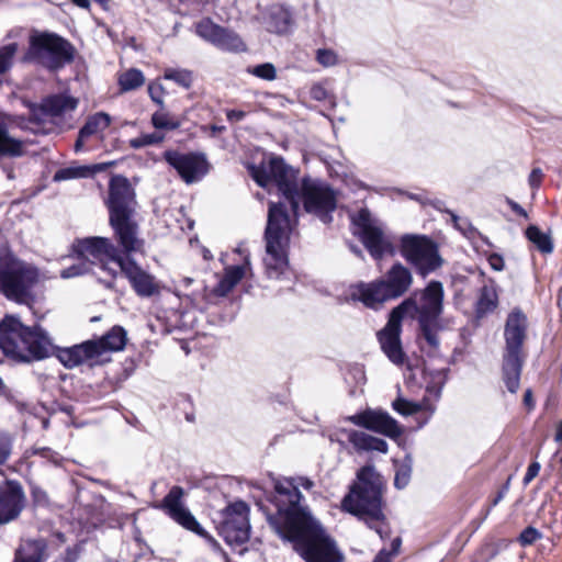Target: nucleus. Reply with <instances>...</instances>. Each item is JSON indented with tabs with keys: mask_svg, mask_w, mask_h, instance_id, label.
Instances as JSON below:
<instances>
[{
	"mask_svg": "<svg viewBox=\"0 0 562 562\" xmlns=\"http://www.w3.org/2000/svg\"><path fill=\"white\" fill-rule=\"evenodd\" d=\"M92 171L88 166H70L57 170L54 175V181H65L70 179H81L91 176Z\"/></svg>",
	"mask_w": 562,
	"mask_h": 562,
	"instance_id": "37",
	"label": "nucleus"
},
{
	"mask_svg": "<svg viewBox=\"0 0 562 562\" xmlns=\"http://www.w3.org/2000/svg\"><path fill=\"white\" fill-rule=\"evenodd\" d=\"M352 296L357 297L366 306L371 308H376L385 301L392 300L382 279L370 283L358 284Z\"/></svg>",
	"mask_w": 562,
	"mask_h": 562,
	"instance_id": "25",
	"label": "nucleus"
},
{
	"mask_svg": "<svg viewBox=\"0 0 562 562\" xmlns=\"http://www.w3.org/2000/svg\"><path fill=\"white\" fill-rule=\"evenodd\" d=\"M78 99L67 93L50 94L42 99L38 104L31 108V115L37 122L52 121L74 112L78 106Z\"/></svg>",
	"mask_w": 562,
	"mask_h": 562,
	"instance_id": "19",
	"label": "nucleus"
},
{
	"mask_svg": "<svg viewBox=\"0 0 562 562\" xmlns=\"http://www.w3.org/2000/svg\"><path fill=\"white\" fill-rule=\"evenodd\" d=\"M292 23V13L283 5L274 4L268 10L266 19L267 30L271 33L283 34Z\"/></svg>",
	"mask_w": 562,
	"mask_h": 562,
	"instance_id": "29",
	"label": "nucleus"
},
{
	"mask_svg": "<svg viewBox=\"0 0 562 562\" xmlns=\"http://www.w3.org/2000/svg\"><path fill=\"white\" fill-rule=\"evenodd\" d=\"M412 475V459L406 457L405 460L397 467L394 477V485L396 488L402 490L406 487L411 481Z\"/></svg>",
	"mask_w": 562,
	"mask_h": 562,
	"instance_id": "40",
	"label": "nucleus"
},
{
	"mask_svg": "<svg viewBox=\"0 0 562 562\" xmlns=\"http://www.w3.org/2000/svg\"><path fill=\"white\" fill-rule=\"evenodd\" d=\"M165 78L187 89L192 85V74L186 69H168L165 72Z\"/></svg>",
	"mask_w": 562,
	"mask_h": 562,
	"instance_id": "43",
	"label": "nucleus"
},
{
	"mask_svg": "<svg viewBox=\"0 0 562 562\" xmlns=\"http://www.w3.org/2000/svg\"><path fill=\"white\" fill-rule=\"evenodd\" d=\"M310 95L313 100L325 101L329 98V92L323 83H314L311 87Z\"/></svg>",
	"mask_w": 562,
	"mask_h": 562,
	"instance_id": "52",
	"label": "nucleus"
},
{
	"mask_svg": "<svg viewBox=\"0 0 562 562\" xmlns=\"http://www.w3.org/2000/svg\"><path fill=\"white\" fill-rule=\"evenodd\" d=\"M46 540L30 539L24 541L16 550V562H46L47 560ZM82 551L81 543L67 547L53 562H77Z\"/></svg>",
	"mask_w": 562,
	"mask_h": 562,
	"instance_id": "17",
	"label": "nucleus"
},
{
	"mask_svg": "<svg viewBox=\"0 0 562 562\" xmlns=\"http://www.w3.org/2000/svg\"><path fill=\"white\" fill-rule=\"evenodd\" d=\"M446 372V369L436 371L432 378V382L428 383L426 386V392L430 396L435 397V400H439V397L441 396L442 387L446 383L447 378Z\"/></svg>",
	"mask_w": 562,
	"mask_h": 562,
	"instance_id": "44",
	"label": "nucleus"
},
{
	"mask_svg": "<svg viewBox=\"0 0 562 562\" xmlns=\"http://www.w3.org/2000/svg\"><path fill=\"white\" fill-rule=\"evenodd\" d=\"M2 170L7 173L8 179H14V169L2 160Z\"/></svg>",
	"mask_w": 562,
	"mask_h": 562,
	"instance_id": "64",
	"label": "nucleus"
},
{
	"mask_svg": "<svg viewBox=\"0 0 562 562\" xmlns=\"http://www.w3.org/2000/svg\"><path fill=\"white\" fill-rule=\"evenodd\" d=\"M391 299L405 294L413 283L411 270L401 262L394 263L382 279Z\"/></svg>",
	"mask_w": 562,
	"mask_h": 562,
	"instance_id": "23",
	"label": "nucleus"
},
{
	"mask_svg": "<svg viewBox=\"0 0 562 562\" xmlns=\"http://www.w3.org/2000/svg\"><path fill=\"white\" fill-rule=\"evenodd\" d=\"M401 331L402 318L392 311L385 327L378 333L381 349L389 360L396 366L404 364L406 359L402 348Z\"/></svg>",
	"mask_w": 562,
	"mask_h": 562,
	"instance_id": "21",
	"label": "nucleus"
},
{
	"mask_svg": "<svg viewBox=\"0 0 562 562\" xmlns=\"http://www.w3.org/2000/svg\"><path fill=\"white\" fill-rule=\"evenodd\" d=\"M506 203L509 205V207L516 213L518 214L519 216H522L525 218L528 217V214L526 212V210L520 205L518 204L517 202H515L514 200L509 199V198H506Z\"/></svg>",
	"mask_w": 562,
	"mask_h": 562,
	"instance_id": "59",
	"label": "nucleus"
},
{
	"mask_svg": "<svg viewBox=\"0 0 562 562\" xmlns=\"http://www.w3.org/2000/svg\"><path fill=\"white\" fill-rule=\"evenodd\" d=\"M33 454H37L44 459H47L48 461L58 464L60 457L57 452L53 451L48 447H34L32 450Z\"/></svg>",
	"mask_w": 562,
	"mask_h": 562,
	"instance_id": "51",
	"label": "nucleus"
},
{
	"mask_svg": "<svg viewBox=\"0 0 562 562\" xmlns=\"http://www.w3.org/2000/svg\"><path fill=\"white\" fill-rule=\"evenodd\" d=\"M223 532L227 541L244 543L248 541L250 526L248 517H245V526L239 522L238 516H226L223 524Z\"/></svg>",
	"mask_w": 562,
	"mask_h": 562,
	"instance_id": "30",
	"label": "nucleus"
},
{
	"mask_svg": "<svg viewBox=\"0 0 562 562\" xmlns=\"http://www.w3.org/2000/svg\"><path fill=\"white\" fill-rule=\"evenodd\" d=\"M540 538L541 532L538 529L529 526L521 531L519 536V541L522 546H530Z\"/></svg>",
	"mask_w": 562,
	"mask_h": 562,
	"instance_id": "50",
	"label": "nucleus"
},
{
	"mask_svg": "<svg viewBox=\"0 0 562 562\" xmlns=\"http://www.w3.org/2000/svg\"><path fill=\"white\" fill-rule=\"evenodd\" d=\"M20 48L16 41L2 45V74L9 70L13 64V58Z\"/></svg>",
	"mask_w": 562,
	"mask_h": 562,
	"instance_id": "46",
	"label": "nucleus"
},
{
	"mask_svg": "<svg viewBox=\"0 0 562 562\" xmlns=\"http://www.w3.org/2000/svg\"><path fill=\"white\" fill-rule=\"evenodd\" d=\"M72 249L77 259L91 262V267L101 265L113 278L117 274V266L126 256L119 244L114 245L110 238L98 236L77 239Z\"/></svg>",
	"mask_w": 562,
	"mask_h": 562,
	"instance_id": "12",
	"label": "nucleus"
},
{
	"mask_svg": "<svg viewBox=\"0 0 562 562\" xmlns=\"http://www.w3.org/2000/svg\"><path fill=\"white\" fill-rule=\"evenodd\" d=\"M52 342L41 327L24 326L13 315L2 318V355L14 363H30L50 355Z\"/></svg>",
	"mask_w": 562,
	"mask_h": 562,
	"instance_id": "5",
	"label": "nucleus"
},
{
	"mask_svg": "<svg viewBox=\"0 0 562 562\" xmlns=\"http://www.w3.org/2000/svg\"><path fill=\"white\" fill-rule=\"evenodd\" d=\"M247 71L255 77L267 81H272L277 78V69L271 63H263L254 67H249Z\"/></svg>",
	"mask_w": 562,
	"mask_h": 562,
	"instance_id": "42",
	"label": "nucleus"
},
{
	"mask_svg": "<svg viewBox=\"0 0 562 562\" xmlns=\"http://www.w3.org/2000/svg\"><path fill=\"white\" fill-rule=\"evenodd\" d=\"M352 224L356 227L353 234L359 237L372 258L379 260L386 255H394V245L391 237L368 209L359 210L352 216Z\"/></svg>",
	"mask_w": 562,
	"mask_h": 562,
	"instance_id": "14",
	"label": "nucleus"
},
{
	"mask_svg": "<svg viewBox=\"0 0 562 562\" xmlns=\"http://www.w3.org/2000/svg\"><path fill=\"white\" fill-rule=\"evenodd\" d=\"M75 54L74 45L63 36L48 31H32L22 61L55 72L71 64Z\"/></svg>",
	"mask_w": 562,
	"mask_h": 562,
	"instance_id": "7",
	"label": "nucleus"
},
{
	"mask_svg": "<svg viewBox=\"0 0 562 562\" xmlns=\"http://www.w3.org/2000/svg\"><path fill=\"white\" fill-rule=\"evenodd\" d=\"M132 255H126L117 266V269L125 276L138 296L150 297L158 294L159 284L156 278L131 259Z\"/></svg>",
	"mask_w": 562,
	"mask_h": 562,
	"instance_id": "20",
	"label": "nucleus"
},
{
	"mask_svg": "<svg viewBox=\"0 0 562 562\" xmlns=\"http://www.w3.org/2000/svg\"><path fill=\"white\" fill-rule=\"evenodd\" d=\"M392 407L403 416L414 415L424 409L429 411L430 414H432L436 409L435 405L430 404L426 397L422 402H412L403 397H397L393 401Z\"/></svg>",
	"mask_w": 562,
	"mask_h": 562,
	"instance_id": "31",
	"label": "nucleus"
},
{
	"mask_svg": "<svg viewBox=\"0 0 562 562\" xmlns=\"http://www.w3.org/2000/svg\"><path fill=\"white\" fill-rule=\"evenodd\" d=\"M226 116L229 122H240L246 116V113L240 110H229Z\"/></svg>",
	"mask_w": 562,
	"mask_h": 562,
	"instance_id": "61",
	"label": "nucleus"
},
{
	"mask_svg": "<svg viewBox=\"0 0 562 562\" xmlns=\"http://www.w3.org/2000/svg\"><path fill=\"white\" fill-rule=\"evenodd\" d=\"M105 205L116 244L126 255L143 252L145 240L140 236L137 220L138 203L135 190L126 177L116 175L111 178Z\"/></svg>",
	"mask_w": 562,
	"mask_h": 562,
	"instance_id": "2",
	"label": "nucleus"
},
{
	"mask_svg": "<svg viewBox=\"0 0 562 562\" xmlns=\"http://www.w3.org/2000/svg\"><path fill=\"white\" fill-rule=\"evenodd\" d=\"M443 286L440 281H430L422 290L414 292L404 300L393 312L401 316L416 319L419 326V344L423 351L435 357L439 351V338L437 333L442 329L440 316L443 311Z\"/></svg>",
	"mask_w": 562,
	"mask_h": 562,
	"instance_id": "3",
	"label": "nucleus"
},
{
	"mask_svg": "<svg viewBox=\"0 0 562 562\" xmlns=\"http://www.w3.org/2000/svg\"><path fill=\"white\" fill-rule=\"evenodd\" d=\"M372 562H390V553L385 550H381Z\"/></svg>",
	"mask_w": 562,
	"mask_h": 562,
	"instance_id": "62",
	"label": "nucleus"
},
{
	"mask_svg": "<svg viewBox=\"0 0 562 562\" xmlns=\"http://www.w3.org/2000/svg\"><path fill=\"white\" fill-rule=\"evenodd\" d=\"M509 483H510V477H508L506 483L497 492L496 496L492 501V506H496L505 497V495L507 494V492L509 490Z\"/></svg>",
	"mask_w": 562,
	"mask_h": 562,
	"instance_id": "60",
	"label": "nucleus"
},
{
	"mask_svg": "<svg viewBox=\"0 0 562 562\" xmlns=\"http://www.w3.org/2000/svg\"><path fill=\"white\" fill-rule=\"evenodd\" d=\"M32 498L36 506H46L48 505V495L47 493L41 488V487H33L32 488Z\"/></svg>",
	"mask_w": 562,
	"mask_h": 562,
	"instance_id": "54",
	"label": "nucleus"
},
{
	"mask_svg": "<svg viewBox=\"0 0 562 562\" xmlns=\"http://www.w3.org/2000/svg\"><path fill=\"white\" fill-rule=\"evenodd\" d=\"M540 463L539 462H531L527 469V472L524 476L522 483L525 486H527L538 474L540 471Z\"/></svg>",
	"mask_w": 562,
	"mask_h": 562,
	"instance_id": "55",
	"label": "nucleus"
},
{
	"mask_svg": "<svg viewBox=\"0 0 562 562\" xmlns=\"http://www.w3.org/2000/svg\"><path fill=\"white\" fill-rule=\"evenodd\" d=\"M525 235L527 239L531 241L540 252L548 255L553 251L554 247L550 234L543 233L538 226H528Z\"/></svg>",
	"mask_w": 562,
	"mask_h": 562,
	"instance_id": "33",
	"label": "nucleus"
},
{
	"mask_svg": "<svg viewBox=\"0 0 562 562\" xmlns=\"http://www.w3.org/2000/svg\"><path fill=\"white\" fill-rule=\"evenodd\" d=\"M165 136L159 133H149L143 134L139 137L132 138L130 140V146L134 149H139L145 146L155 145L162 142Z\"/></svg>",
	"mask_w": 562,
	"mask_h": 562,
	"instance_id": "45",
	"label": "nucleus"
},
{
	"mask_svg": "<svg viewBox=\"0 0 562 562\" xmlns=\"http://www.w3.org/2000/svg\"><path fill=\"white\" fill-rule=\"evenodd\" d=\"M293 224L286 206L282 202H269L267 226L265 229L267 276L278 279L288 267L286 247Z\"/></svg>",
	"mask_w": 562,
	"mask_h": 562,
	"instance_id": "6",
	"label": "nucleus"
},
{
	"mask_svg": "<svg viewBox=\"0 0 562 562\" xmlns=\"http://www.w3.org/2000/svg\"><path fill=\"white\" fill-rule=\"evenodd\" d=\"M488 263L495 271H502L505 268L504 258L498 254H492L488 257Z\"/></svg>",
	"mask_w": 562,
	"mask_h": 562,
	"instance_id": "58",
	"label": "nucleus"
},
{
	"mask_svg": "<svg viewBox=\"0 0 562 562\" xmlns=\"http://www.w3.org/2000/svg\"><path fill=\"white\" fill-rule=\"evenodd\" d=\"M38 281V269L20 260L2 245V295L16 304L31 306Z\"/></svg>",
	"mask_w": 562,
	"mask_h": 562,
	"instance_id": "9",
	"label": "nucleus"
},
{
	"mask_svg": "<svg viewBox=\"0 0 562 562\" xmlns=\"http://www.w3.org/2000/svg\"><path fill=\"white\" fill-rule=\"evenodd\" d=\"M214 46L231 53H241L246 52L247 49L246 44L239 37V35L225 27H223L222 32L220 33Z\"/></svg>",
	"mask_w": 562,
	"mask_h": 562,
	"instance_id": "32",
	"label": "nucleus"
},
{
	"mask_svg": "<svg viewBox=\"0 0 562 562\" xmlns=\"http://www.w3.org/2000/svg\"><path fill=\"white\" fill-rule=\"evenodd\" d=\"M151 124L157 130L173 131L180 126V121L168 112L157 111L151 115Z\"/></svg>",
	"mask_w": 562,
	"mask_h": 562,
	"instance_id": "38",
	"label": "nucleus"
},
{
	"mask_svg": "<svg viewBox=\"0 0 562 562\" xmlns=\"http://www.w3.org/2000/svg\"><path fill=\"white\" fill-rule=\"evenodd\" d=\"M145 78L140 70L132 68L123 72L119 78L122 91H131L144 85Z\"/></svg>",
	"mask_w": 562,
	"mask_h": 562,
	"instance_id": "36",
	"label": "nucleus"
},
{
	"mask_svg": "<svg viewBox=\"0 0 562 562\" xmlns=\"http://www.w3.org/2000/svg\"><path fill=\"white\" fill-rule=\"evenodd\" d=\"M385 482L373 465H364L357 472L356 481L341 501L342 510L363 520L381 539L387 536L383 513Z\"/></svg>",
	"mask_w": 562,
	"mask_h": 562,
	"instance_id": "4",
	"label": "nucleus"
},
{
	"mask_svg": "<svg viewBox=\"0 0 562 562\" xmlns=\"http://www.w3.org/2000/svg\"><path fill=\"white\" fill-rule=\"evenodd\" d=\"M316 60L324 67H331L337 64V55L331 49L321 48L316 52Z\"/></svg>",
	"mask_w": 562,
	"mask_h": 562,
	"instance_id": "47",
	"label": "nucleus"
},
{
	"mask_svg": "<svg viewBox=\"0 0 562 562\" xmlns=\"http://www.w3.org/2000/svg\"><path fill=\"white\" fill-rule=\"evenodd\" d=\"M164 158L188 184L200 181L209 172V162L203 154L166 150Z\"/></svg>",
	"mask_w": 562,
	"mask_h": 562,
	"instance_id": "16",
	"label": "nucleus"
},
{
	"mask_svg": "<svg viewBox=\"0 0 562 562\" xmlns=\"http://www.w3.org/2000/svg\"><path fill=\"white\" fill-rule=\"evenodd\" d=\"M299 204L302 202L305 212L315 215L323 223L333 221L331 213L337 207L334 190L324 181L304 177L297 189Z\"/></svg>",
	"mask_w": 562,
	"mask_h": 562,
	"instance_id": "13",
	"label": "nucleus"
},
{
	"mask_svg": "<svg viewBox=\"0 0 562 562\" xmlns=\"http://www.w3.org/2000/svg\"><path fill=\"white\" fill-rule=\"evenodd\" d=\"M92 270L91 262L86 261L85 259H78L77 263L71 265L60 271V277L63 279H70L78 276H82L89 273Z\"/></svg>",
	"mask_w": 562,
	"mask_h": 562,
	"instance_id": "41",
	"label": "nucleus"
},
{
	"mask_svg": "<svg viewBox=\"0 0 562 562\" xmlns=\"http://www.w3.org/2000/svg\"><path fill=\"white\" fill-rule=\"evenodd\" d=\"M57 358L66 368L72 369L86 361L97 359V345L87 340L72 347L61 348L57 352Z\"/></svg>",
	"mask_w": 562,
	"mask_h": 562,
	"instance_id": "24",
	"label": "nucleus"
},
{
	"mask_svg": "<svg viewBox=\"0 0 562 562\" xmlns=\"http://www.w3.org/2000/svg\"><path fill=\"white\" fill-rule=\"evenodd\" d=\"M249 508L244 502H236L227 508L226 516H238L239 522L245 526V517H248Z\"/></svg>",
	"mask_w": 562,
	"mask_h": 562,
	"instance_id": "49",
	"label": "nucleus"
},
{
	"mask_svg": "<svg viewBox=\"0 0 562 562\" xmlns=\"http://www.w3.org/2000/svg\"><path fill=\"white\" fill-rule=\"evenodd\" d=\"M111 124V117L108 113L98 112L89 116L81 130V137H90L98 132L106 130Z\"/></svg>",
	"mask_w": 562,
	"mask_h": 562,
	"instance_id": "34",
	"label": "nucleus"
},
{
	"mask_svg": "<svg viewBox=\"0 0 562 562\" xmlns=\"http://www.w3.org/2000/svg\"><path fill=\"white\" fill-rule=\"evenodd\" d=\"M498 305L497 285L493 280H488L479 292L477 300L475 302V316L483 318L487 314H491L496 310Z\"/></svg>",
	"mask_w": 562,
	"mask_h": 562,
	"instance_id": "27",
	"label": "nucleus"
},
{
	"mask_svg": "<svg viewBox=\"0 0 562 562\" xmlns=\"http://www.w3.org/2000/svg\"><path fill=\"white\" fill-rule=\"evenodd\" d=\"M26 504L22 485L16 481H5L2 485V525L15 520Z\"/></svg>",
	"mask_w": 562,
	"mask_h": 562,
	"instance_id": "22",
	"label": "nucleus"
},
{
	"mask_svg": "<svg viewBox=\"0 0 562 562\" xmlns=\"http://www.w3.org/2000/svg\"><path fill=\"white\" fill-rule=\"evenodd\" d=\"M527 317L518 308L512 311L504 328L505 349L502 363V379L510 393H516L520 385L524 358L522 346L526 339Z\"/></svg>",
	"mask_w": 562,
	"mask_h": 562,
	"instance_id": "10",
	"label": "nucleus"
},
{
	"mask_svg": "<svg viewBox=\"0 0 562 562\" xmlns=\"http://www.w3.org/2000/svg\"><path fill=\"white\" fill-rule=\"evenodd\" d=\"M222 30L223 26L213 23L209 18L202 19L195 24L196 34L212 45L216 43Z\"/></svg>",
	"mask_w": 562,
	"mask_h": 562,
	"instance_id": "35",
	"label": "nucleus"
},
{
	"mask_svg": "<svg viewBox=\"0 0 562 562\" xmlns=\"http://www.w3.org/2000/svg\"><path fill=\"white\" fill-rule=\"evenodd\" d=\"M400 252L423 278L437 271L445 263L438 244L426 235H403L400 240Z\"/></svg>",
	"mask_w": 562,
	"mask_h": 562,
	"instance_id": "11",
	"label": "nucleus"
},
{
	"mask_svg": "<svg viewBox=\"0 0 562 562\" xmlns=\"http://www.w3.org/2000/svg\"><path fill=\"white\" fill-rule=\"evenodd\" d=\"M127 340L126 330L122 326H113L106 334L95 340H91L97 345L98 358L108 351L122 350Z\"/></svg>",
	"mask_w": 562,
	"mask_h": 562,
	"instance_id": "26",
	"label": "nucleus"
},
{
	"mask_svg": "<svg viewBox=\"0 0 562 562\" xmlns=\"http://www.w3.org/2000/svg\"><path fill=\"white\" fill-rule=\"evenodd\" d=\"M148 93H149L150 99L154 102H156L157 104L162 106V104H164L162 98H161L162 87L160 85L149 83V86H148Z\"/></svg>",
	"mask_w": 562,
	"mask_h": 562,
	"instance_id": "56",
	"label": "nucleus"
},
{
	"mask_svg": "<svg viewBox=\"0 0 562 562\" xmlns=\"http://www.w3.org/2000/svg\"><path fill=\"white\" fill-rule=\"evenodd\" d=\"M356 426L381 434L392 439L402 436L403 429L387 412L368 408L361 413L348 417Z\"/></svg>",
	"mask_w": 562,
	"mask_h": 562,
	"instance_id": "18",
	"label": "nucleus"
},
{
	"mask_svg": "<svg viewBox=\"0 0 562 562\" xmlns=\"http://www.w3.org/2000/svg\"><path fill=\"white\" fill-rule=\"evenodd\" d=\"M248 169L251 178L259 187L267 190L271 186L277 188L283 199L289 202L294 223H296L299 216L297 189L301 183L299 179L300 171L286 164L282 157L274 155L267 162H261L258 166L251 165Z\"/></svg>",
	"mask_w": 562,
	"mask_h": 562,
	"instance_id": "8",
	"label": "nucleus"
},
{
	"mask_svg": "<svg viewBox=\"0 0 562 562\" xmlns=\"http://www.w3.org/2000/svg\"><path fill=\"white\" fill-rule=\"evenodd\" d=\"M184 491L181 486L175 485L164 497L157 508L164 509L166 514L184 529L196 533L200 537L209 538V533L199 524L190 510L182 504Z\"/></svg>",
	"mask_w": 562,
	"mask_h": 562,
	"instance_id": "15",
	"label": "nucleus"
},
{
	"mask_svg": "<svg viewBox=\"0 0 562 562\" xmlns=\"http://www.w3.org/2000/svg\"><path fill=\"white\" fill-rule=\"evenodd\" d=\"M23 154L22 142L10 136L9 132L2 125V158L4 156L15 157Z\"/></svg>",
	"mask_w": 562,
	"mask_h": 562,
	"instance_id": "39",
	"label": "nucleus"
},
{
	"mask_svg": "<svg viewBox=\"0 0 562 562\" xmlns=\"http://www.w3.org/2000/svg\"><path fill=\"white\" fill-rule=\"evenodd\" d=\"M524 403L528 407H533V401H532V392L530 389L526 390L524 394Z\"/></svg>",
	"mask_w": 562,
	"mask_h": 562,
	"instance_id": "63",
	"label": "nucleus"
},
{
	"mask_svg": "<svg viewBox=\"0 0 562 562\" xmlns=\"http://www.w3.org/2000/svg\"><path fill=\"white\" fill-rule=\"evenodd\" d=\"M543 172L540 168H533L529 175L528 182L532 189H538L542 182Z\"/></svg>",
	"mask_w": 562,
	"mask_h": 562,
	"instance_id": "57",
	"label": "nucleus"
},
{
	"mask_svg": "<svg viewBox=\"0 0 562 562\" xmlns=\"http://www.w3.org/2000/svg\"><path fill=\"white\" fill-rule=\"evenodd\" d=\"M313 486L314 482L305 476L279 479L274 482V494L269 498L276 513L261 503L258 505L276 533L293 543L305 562H344L345 557L335 540L301 505L300 487L311 490Z\"/></svg>",
	"mask_w": 562,
	"mask_h": 562,
	"instance_id": "1",
	"label": "nucleus"
},
{
	"mask_svg": "<svg viewBox=\"0 0 562 562\" xmlns=\"http://www.w3.org/2000/svg\"><path fill=\"white\" fill-rule=\"evenodd\" d=\"M244 274L245 270L243 266H231L225 269L222 278L235 286L243 279Z\"/></svg>",
	"mask_w": 562,
	"mask_h": 562,
	"instance_id": "48",
	"label": "nucleus"
},
{
	"mask_svg": "<svg viewBox=\"0 0 562 562\" xmlns=\"http://www.w3.org/2000/svg\"><path fill=\"white\" fill-rule=\"evenodd\" d=\"M348 441L353 446V448L361 451H378L381 453H386L389 445L382 439L374 437L372 435L366 434L363 431L358 430H349L347 432Z\"/></svg>",
	"mask_w": 562,
	"mask_h": 562,
	"instance_id": "28",
	"label": "nucleus"
},
{
	"mask_svg": "<svg viewBox=\"0 0 562 562\" xmlns=\"http://www.w3.org/2000/svg\"><path fill=\"white\" fill-rule=\"evenodd\" d=\"M235 286L232 283H228L225 279L221 278L216 286L212 290V293L215 296L224 297L226 296Z\"/></svg>",
	"mask_w": 562,
	"mask_h": 562,
	"instance_id": "53",
	"label": "nucleus"
}]
</instances>
